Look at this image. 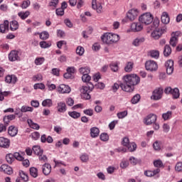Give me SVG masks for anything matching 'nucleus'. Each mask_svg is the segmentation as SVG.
<instances>
[{
  "mask_svg": "<svg viewBox=\"0 0 182 182\" xmlns=\"http://www.w3.org/2000/svg\"><path fill=\"white\" fill-rule=\"evenodd\" d=\"M109 67L111 68V70L112 72H117L119 70V65L117 63H112L109 65Z\"/></svg>",
  "mask_w": 182,
  "mask_h": 182,
  "instance_id": "50",
  "label": "nucleus"
},
{
  "mask_svg": "<svg viewBox=\"0 0 182 182\" xmlns=\"http://www.w3.org/2000/svg\"><path fill=\"white\" fill-rule=\"evenodd\" d=\"M0 171L5 173V174L11 175L13 173L12 168L6 164H3L0 167Z\"/></svg>",
  "mask_w": 182,
  "mask_h": 182,
  "instance_id": "18",
  "label": "nucleus"
},
{
  "mask_svg": "<svg viewBox=\"0 0 182 182\" xmlns=\"http://www.w3.org/2000/svg\"><path fill=\"white\" fill-rule=\"evenodd\" d=\"M164 56H170L171 55V47L168 45H166L164 49Z\"/></svg>",
  "mask_w": 182,
  "mask_h": 182,
  "instance_id": "36",
  "label": "nucleus"
},
{
  "mask_svg": "<svg viewBox=\"0 0 182 182\" xmlns=\"http://www.w3.org/2000/svg\"><path fill=\"white\" fill-rule=\"evenodd\" d=\"M30 137H31L33 140H38L39 137H41V134L38 132H34L31 134Z\"/></svg>",
  "mask_w": 182,
  "mask_h": 182,
  "instance_id": "49",
  "label": "nucleus"
},
{
  "mask_svg": "<svg viewBox=\"0 0 182 182\" xmlns=\"http://www.w3.org/2000/svg\"><path fill=\"white\" fill-rule=\"evenodd\" d=\"M19 28V23L16 21H12L10 22V29L11 31H16Z\"/></svg>",
  "mask_w": 182,
  "mask_h": 182,
  "instance_id": "33",
  "label": "nucleus"
},
{
  "mask_svg": "<svg viewBox=\"0 0 182 182\" xmlns=\"http://www.w3.org/2000/svg\"><path fill=\"white\" fill-rule=\"evenodd\" d=\"M31 15V12L29 11H26V12H19L18 16L21 18V19L25 20L28 16Z\"/></svg>",
  "mask_w": 182,
  "mask_h": 182,
  "instance_id": "38",
  "label": "nucleus"
},
{
  "mask_svg": "<svg viewBox=\"0 0 182 182\" xmlns=\"http://www.w3.org/2000/svg\"><path fill=\"white\" fill-rule=\"evenodd\" d=\"M153 148L154 150L159 151L161 149V142L159 141H156L153 144Z\"/></svg>",
  "mask_w": 182,
  "mask_h": 182,
  "instance_id": "51",
  "label": "nucleus"
},
{
  "mask_svg": "<svg viewBox=\"0 0 182 182\" xmlns=\"http://www.w3.org/2000/svg\"><path fill=\"white\" fill-rule=\"evenodd\" d=\"M163 95V90L161 88H157L153 92L151 99L154 100H160L161 99V95Z\"/></svg>",
  "mask_w": 182,
  "mask_h": 182,
  "instance_id": "12",
  "label": "nucleus"
},
{
  "mask_svg": "<svg viewBox=\"0 0 182 182\" xmlns=\"http://www.w3.org/2000/svg\"><path fill=\"white\" fill-rule=\"evenodd\" d=\"M59 93H70V87L65 84H61L58 88Z\"/></svg>",
  "mask_w": 182,
  "mask_h": 182,
  "instance_id": "16",
  "label": "nucleus"
},
{
  "mask_svg": "<svg viewBox=\"0 0 182 182\" xmlns=\"http://www.w3.org/2000/svg\"><path fill=\"white\" fill-rule=\"evenodd\" d=\"M34 89H36V90H37V89L43 90V89H45V85H43V83L35 84L34 85Z\"/></svg>",
  "mask_w": 182,
  "mask_h": 182,
  "instance_id": "64",
  "label": "nucleus"
},
{
  "mask_svg": "<svg viewBox=\"0 0 182 182\" xmlns=\"http://www.w3.org/2000/svg\"><path fill=\"white\" fill-rule=\"evenodd\" d=\"M139 15V11L137 9H132L127 13V18L129 21H133Z\"/></svg>",
  "mask_w": 182,
  "mask_h": 182,
  "instance_id": "9",
  "label": "nucleus"
},
{
  "mask_svg": "<svg viewBox=\"0 0 182 182\" xmlns=\"http://www.w3.org/2000/svg\"><path fill=\"white\" fill-rule=\"evenodd\" d=\"M124 82L120 84V87L124 92H133L134 86L140 83V77L136 74L127 75L123 77Z\"/></svg>",
  "mask_w": 182,
  "mask_h": 182,
  "instance_id": "1",
  "label": "nucleus"
},
{
  "mask_svg": "<svg viewBox=\"0 0 182 182\" xmlns=\"http://www.w3.org/2000/svg\"><path fill=\"white\" fill-rule=\"evenodd\" d=\"M127 116V111H124L121 112L117 113V117L118 119H124Z\"/></svg>",
  "mask_w": 182,
  "mask_h": 182,
  "instance_id": "60",
  "label": "nucleus"
},
{
  "mask_svg": "<svg viewBox=\"0 0 182 182\" xmlns=\"http://www.w3.org/2000/svg\"><path fill=\"white\" fill-rule=\"evenodd\" d=\"M19 176L23 181H29V176H28V173H26V172L23 171H19Z\"/></svg>",
  "mask_w": 182,
  "mask_h": 182,
  "instance_id": "29",
  "label": "nucleus"
},
{
  "mask_svg": "<svg viewBox=\"0 0 182 182\" xmlns=\"http://www.w3.org/2000/svg\"><path fill=\"white\" fill-rule=\"evenodd\" d=\"M20 110H21V113H26V112H33V107H29V106H26V105H23L21 107Z\"/></svg>",
  "mask_w": 182,
  "mask_h": 182,
  "instance_id": "37",
  "label": "nucleus"
},
{
  "mask_svg": "<svg viewBox=\"0 0 182 182\" xmlns=\"http://www.w3.org/2000/svg\"><path fill=\"white\" fill-rule=\"evenodd\" d=\"M42 171L44 176H49L52 171V166L49 164H45L42 166Z\"/></svg>",
  "mask_w": 182,
  "mask_h": 182,
  "instance_id": "19",
  "label": "nucleus"
},
{
  "mask_svg": "<svg viewBox=\"0 0 182 182\" xmlns=\"http://www.w3.org/2000/svg\"><path fill=\"white\" fill-rule=\"evenodd\" d=\"M49 38V33L48 31H43L40 33V39L43 41H46Z\"/></svg>",
  "mask_w": 182,
  "mask_h": 182,
  "instance_id": "47",
  "label": "nucleus"
},
{
  "mask_svg": "<svg viewBox=\"0 0 182 182\" xmlns=\"http://www.w3.org/2000/svg\"><path fill=\"white\" fill-rule=\"evenodd\" d=\"M139 102H140V95L136 94L131 100V103H132V105H136Z\"/></svg>",
  "mask_w": 182,
  "mask_h": 182,
  "instance_id": "46",
  "label": "nucleus"
},
{
  "mask_svg": "<svg viewBox=\"0 0 182 182\" xmlns=\"http://www.w3.org/2000/svg\"><path fill=\"white\" fill-rule=\"evenodd\" d=\"M18 160V161H23V156L19 154V152L14 153V159Z\"/></svg>",
  "mask_w": 182,
  "mask_h": 182,
  "instance_id": "58",
  "label": "nucleus"
},
{
  "mask_svg": "<svg viewBox=\"0 0 182 182\" xmlns=\"http://www.w3.org/2000/svg\"><path fill=\"white\" fill-rule=\"evenodd\" d=\"M80 159L82 163H87V161H89V155L84 154L80 156Z\"/></svg>",
  "mask_w": 182,
  "mask_h": 182,
  "instance_id": "57",
  "label": "nucleus"
},
{
  "mask_svg": "<svg viewBox=\"0 0 182 182\" xmlns=\"http://www.w3.org/2000/svg\"><path fill=\"white\" fill-rule=\"evenodd\" d=\"M145 69L149 72H156L159 69V65L156 61L149 60L145 63Z\"/></svg>",
  "mask_w": 182,
  "mask_h": 182,
  "instance_id": "5",
  "label": "nucleus"
},
{
  "mask_svg": "<svg viewBox=\"0 0 182 182\" xmlns=\"http://www.w3.org/2000/svg\"><path fill=\"white\" fill-rule=\"evenodd\" d=\"M160 173V168H156L154 171L148 170L145 171L144 174L146 177H154V176H157Z\"/></svg>",
  "mask_w": 182,
  "mask_h": 182,
  "instance_id": "20",
  "label": "nucleus"
},
{
  "mask_svg": "<svg viewBox=\"0 0 182 182\" xmlns=\"http://www.w3.org/2000/svg\"><path fill=\"white\" fill-rule=\"evenodd\" d=\"M80 73L81 75H89L90 73V68L89 67H82L79 69Z\"/></svg>",
  "mask_w": 182,
  "mask_h": 182,
  "instance_id": "35",
  "label": "nucleus"
},
{
  "mask_svg": "<svg viewBox=\"0 0 182 182\" xmlns=\"http://www.w3.org/2000/svg\"><path fill=\"white\" fill-rule=\"evenodd\" d=\"M176 171L182 172V162H178L175 166Z\"/></svg>",
  "mask_w": 182,
  "mask_h": 182,
  "instance_id": "63",
  "label": "nucleus"
},
{
  "mask_svg": "<svg viewBox=\"0 0 182 182\" xmlns=\"http://www.w3.org/2000/svg\"><path fill=\"white\" fill-rule=\"evenodd\" d=\"M165 66L167 75H172L173 72H174V61L172 60H167L165 63Z\"/></svg>",
  "mask_w": 182,
  "mask_h": 182,
  "instance_id": "8",
  "label": "nucleus"
},
{
  "mask_svg": "<svg viewBox=\"0 0 182 182\" xmlns=\"http://www.w3.org/2000/svg\"><path fill=\"white\" fill-rule=\"evenodd\" d=\"M99 134H100V130L99 129V128L96 127L90 128V136L92 139H96V137H99Z\"/></svg>",
  "mask_w": 182,
  "mask_h": 182,
  "instance_id": "21",
  "label": "nucleus"
},
{
  "mask_svg": "<svg viewBox=\"0 0 182 182\" xmlns=\"http://www.w3.org/2000/svg\"><path fill=\"white\" fill-rule=\"evenodd\" d=\"M68 115L73 119H79L80 117V113L76 111L68 112Z\"/></svg>",
  "mask_w": 182,
  "mask_h": 182,
  "instance_id": "40",
  "label": "nucleus"
},
{
  "mask_svg": "<svg viewBox=\"0 0 182 182\" xmlns=\"http://www.w3.org/2000/svg\"><path fill=\"white\" fill-rule=\"evenodd\" d=\"M76 53H77V55L82 56V55H83V53H85V48L82 46H78L76 49Z\"/></svg>",
  "mask_w": 182,
  "mask_h": 182,
  "instance_id": "55",
  "label": "nucleus"
},
{
  "mask_svg": "<svg viewBox=\"0 0 182 182\" xmlns=\"http://www.w3.org/2000/svg\"><path fill=\"white\" fill-rule=\"evenodd\" d=\"M9 95H11V92L9 91H4L2 92V90L0 89V101L2 102L4 97H6Z\"/></svg>",
  "mask_w": 182,
  "mask_h": 182,
  "instance_id": "43",
  "label": "nucleus"
},
{
  "mask_svg": "<svg viewBox=\"0 0 182 182\" xmlns=\"http://www.w3.org/2000/svg\"><path fill=\"white\" fill-rule=\"evenodd\" d=\"M6 161H7V163H9V164H12V163H14V161H15V155L14 154H8L6 156Z\"/></svg>",
  "mask_w": 182,
  "mask_h": 182,
  "instance_id": "30",
  "label": "nucleus"
},
{
  "mask_svg": "<svg viewBox=\"0 0 182 182\" xmlns=\"http://www.w3.org/2000/svg\"><path fill=\"white\" fill-rule=\"evenodd\" d=\"M157 120V116L156 114H150L144 119V123L147 126L150 124H153V123H156Z\"/></svg>",
  "mask_w": 182,
  "mask_h": 182,
  "instance_id": "10",
  "label": "nucleus"
},
{
  "mask_svg": "<svg viewBox=\"0 0 182 182\" xmlns=\"http://www.w3.org/2000/svg\"><path fill=\"white\" fill-rule=\"evenodd\" d=\"M41 143H53V138L52 136H46V134H43L41 137Z\"/></svg>",
  "mask_w": 182,
  "mask_h": 182,
  "instance_id": "27",
  "label": "nucleus"
},
{
  "mask_svg": "<svg viewBox=\"0 0 182 182\" xmlns=\"http://www.w3.org/2000/svg\"><path fill=\"white\" fill-rule=\"evenodd\" d=\"M55 14L57 16H63L65 15V10L61 8H58L55 10Z\"/></svg>",
  "mask_w": 182,
  "mask_h": 182,
  "instance_id": "54",
  "label": "nucleus"
},
{
  "mask_svg": "<svg viewBox=\"0 0 182 182\" xmlns=\"http://www.w3.org/2000/svg\"><path fill=\"white\" fill-rule=\"evenodd\" d=\"M164 92L166 95H172L173 99H178L180 97V90L178 88L172 89L171 87L165 88Z\"/></svg>",
  "mask_w": 182,
  "mask_h": 182,
  "instance_id": "6",
  "label": "nucleus"
},
{
  "mask_svg": "<svg viewBox=\"0 0 182 182\" xmlns=\"http://www.w3.org/2000/svg\"><path fill=\"white\" fill-rule=\"evenodd\" d=\"M28 124L30 126L31 129H33L34 130H39L41 127L37 123L33 122L32 119H28Z\"/></svg>",
  "mask_w": 182,
  "mask_h": 182,
  "instance_id": "28",
  "label": "nucleus"
},
{
  "mask_svg": "<svg viewBox=\"0 0 182 182\" xmlns=\"http://www.w3.org/2000/svg\"><path fill=\"white\" fill-rule=\"evenodd\" d=\"M93 85H91V86L90 85H85V86H82L80 89V92H81V97L82 99H85V100H89L91 97L90 96V92H92V90H93Z\"/></svg>",
  "mask_w": 182,
  "mask_h": 182,
  "instance_id": "3",
  "label": "nucleus"
},
{
  "mask_svg": "<svg viewBox=\"0 0 182 182\" xmlns=\"http://www.w3.org/2000/svg\"><path fill=\"white\" fill-rule=\"evenodd\" d=\"M161 21L162 23H164L165 25L170 23V16H168V14H167V12L164 11L162 13Z\"/></svg>",
  "mask_w": 182,
  "mask_h": 182,
  "instance_id": "24",
  "label": "nucleus"
},
{
  "mask_svg": "<svg viewBox=\"0 0 182 182\" xmlns=\"http://www.w3.org/2000/svg\"><path fill=\"white\" fill-rule=\"evenodd\" d=\"M90 79H92V77H90V75H89V74L83 75L82 77V82H90Z\"/></svg>",
  "mask_w": 182,
  "mask_h": 182,
  "instance_id": "61",
  "label": "nucleus"
},
{
  "mask_svg": "<svg viewBox=\"0 0 182 182\" xmlns=\"http://www.w3.org/2000/svg\"><path fill=\"white\" fill-rule=\"evenodd\" d=\"M6 31H9V21L6 20L4 23L0 24V33H5Z\"/></svg>",
  "mask_w": 182,
  "mask_h": 182,
  "instance_id": "23",
  "label": "nucleus"
},
{
  "mask_svg": "<svg viewBox=\"0 0 182 182\" xmlns=\"http://www.w3.org/2000/svg\"><path fill=\"white\" fill-rule=\"evenodd\" d=\"M9 59L11 62H15V60H19V52L17 50H12L9 54Z\"/></svg>",
  "mask_w": 182,
  "mask_h": 182,
  "instance_id": "15",
  "label": "nucleus"
},
{
  "mask_svg": "<svg viewBox=\"0 0 182 182\" xmlns=\"http://www.w3.org/2000/svg\"><path fill=\"white\" fill-rule=\"evenodd\" d=\"M53 105V103L50 99L44 100L42 102V106H43V107H51Z\"/></svg>",
  "mask_w": 182,
  "mask_h": 182,
  "instance_id": "39",
  "label": "nucleus"
},
{
  "mask_svg": "<svg viewBox=\"0 0 182 182\" xmlns=\"http://www.w3.org/2000/svg\"><path fill=\"white\" fill-rule=\"evenodd\" d=\"M6 83H11L12 85H15L16 82H18V77L15 75H9L5 77Z\"/></svg>",
  "mask_w": 182,
  "mask_h": 182,
  "instance_id": "17",
  "label": "nucleus"
},
{
  "mask_svg": "<svg viewBox=\"0 0 182 182\" xmlns=\"http://www.w3.org/2000/svg\"><path fill=\"white\" fill-rule=\"evenodd\" d=\"M52 44L46 42V41H41L40 42V46L41 48H42L43 49H46L48 48H50Z\"/></svg>",
  "mask_w": 182,
  "mask_h": 182,
  "instance_id": "48",
  "label": "nucleus"
},
{
  "mask_svg": "<svg viewBox=\"0 0 182 182\" xmlns=\"http://www.w3.org/2000/svg\"><path fill=\"white\" fill-rule=\"evenodd\" d=\"M134 66V63L133 62H128L124 67L125 72L130 73L133 70V67Z\"/></svg>",
  "mask_w": 182,
  "mask_h": 182,
  "instance_id": "34",
  "label": "nucleus"
},
{
  "mask_svg": "<svg viewBox=\"0 0 182 182\" xmlns=\"http://www.w3.org/2000/svg\"><path fill=\"white\" fill-rule=\"evenodd\" d=\"M92 9H96L97 14H102L103 6H102V4L97 3V0H92Z\"/></svg>",
  "mask_w": 182,
  "mask_h": 182,
  "instance_id": "14",
  "label": "nucleus"
},
{
  "mask_svg": "<svg viewBox=\"0 0 182 182\" xmlns=\"http://www.w3.org/2000/svg\"><path fill=\"white\" fill-rule=\"evenodd\" d=\"M11 146V141L5 137H0V147L2 149H9Z\"/></svg>",
  "mask_w": 182,
  "mask_h": 182,
  "instance_id": "11",
  "label": "nucleus"
},
{
  "mask_svg": "<svg viewBox=\"0 0 182 182\" xmlns=\"http://www.w3.org/2000/svg\"><path fill=\"white\" fill-rule=\"evenodd\" d=\"M120 167L121 168H127V167H129V161L123 159L120 163Z\"/></svg>",
  "mask_w": 182,
  "mask_h": 182,
  "instance_id": "59",
  "label": "nucleus"
},
{
  "mask_svg": "<svg viewBox=\"0 0 182 182\" xmlns=\"http://www.w3.org/2000/svg\"><path fill=\"white\" fill-rule=\"evenodd\" d=\"M153 19L154 18L151 14L145 13L139 17V21L141 23H144V25H150L153 22Z\"/></svg>",
  "mask_w": 182,
  "mask_h": 182,
  "instance_id": "4",
  "label": "nucleus"
},
{
  "mask_svg": "<svg viewBox=\"0 0 182 182\" xmlns=\"http://www.w3.org/2000/svg\"><path fill=\"white\" fill-rule=\"evenodd\" d=\"M8 134L11 137H15L16 134H18V128L14 126H11L9 127Z\"/></svg>",
  "mask_w": 182,
  "mask_h": 182,
  "instance_id": "26",
  "label": "nucleus"
},
{
  "mask_svg": "<svg viewBox=\"0 0 182 182\" xmlns=\"http://www.w3.org/2000/svg\"><path fill=\"white\" fill-rule=\"evenodd\" d=\"M129 151H136V149H137V144L134 142H131L127 146Z\"/></svg>",
  "mask_w": 182,
  "mask_h": 182,
  "instance_id": "42",
  "label": "nucleus"
},
{
  "mask_svg": "<svg viewBox=\"0 0 182 182\" xmlns=\"http://www.w3.org/2000/svg\"><path fill=\"white\" fill-rule=\"evenodd\" d=\"M171 111H168L166 113L162 114V118L164 120H168V119H171Z\"/></svg>",
  "mask_w": 182,
  "mask_h": 182,
  "instance_id": "52",
  "label": "nucleus"
},
{
  "mask_svg": "<svg viewBox=\"0 0 182 182\" xmlns=\"http://www.w3.org/2000/svg\"><path fill=\"white\" fill-rule=\"evenodd\" d=\"M45 62V58H37L35 60V63L37 65H42Z\"/></svg>",
  "mask_w": 182,
  "mask_h": 182,
  "instance_id": "62",
  "label": "nucleus"
},
{
  "mask_svg": "<svg viewBox=\"0 0 182 182\" xmlns=\"http://www.w3.org/2000/svg\"><path fill=\"white\" fill-rule=\"evenodd\" d=\"M30 174L32 177L36 178L38 177V169L35 167H31L30 168Z\"/></svg>",
  "mask_w": 182,
  "mask_h": 182,
  "instance_id": "45",
  "label": "nucleus"
},
{
  "mask_svg": "<svg viewBox=\"0 0 182 182\" xmlns=\"http://www.w3.org/2000/svg\"><path fill=\"white\" fill-rule=\"evenodd\" d=\"M100 139L102 141H107L109 140V135L106 133H102L100 134Z\"/></svg>",
  "mask_w": 182,
  "mask_h": 182,
  "instance_id": "56",
  "label": "nucleus"
},
{
  "mask_svg": "<svg viewBox=\"0 0 182 182\" xmlns=\"http://www.w3.org/2000/svg\"><path fill=\"white\" fill-rule=\"evenodd\" d=\"M177 33H176L174 34V36H173L169 41V43L171 46H173V48H176V46H177V43L178 42V36L177 35Z\"/></svg>",
  "mask_w": 182,
  "mask_h": 182,
  "instance_id": "25",
  "label": "nucleus"
},
{
  "mask_svg": "<svg viewBox=\"0 0 182 182\" xmlns=\"http://www.w3.org/2000/svg\"><path fill=\"white\" fill-rule=\"evenodd\" d=\"M164 32H166L165 29L156 28L151 33V38H153V39L157 41L160 39V38H161V36L163 35V33H164Z\"/></svg>",
  "mask_w": 182,
  "mask_h": 182,
  "instance_id": "7",
  "label": "nucleus"
},
{
  "mask_svg": "<svg viewBox=\"0 0 182 182\" xmlns=\"http://www.w3.org/2000/svg\"><path fill=\"white\" fill-rule=\"evenodd\" d=\"M144 42V38H136L133 41V45L134 46H139V45H141Z\"/></svg>",
  "mask_w": 182,
  "mask_h": 182,
  "instance_id": "44",
  "label": "nucleus"
},
{
  "mask_svg": "<svg viewBox=\"0 0 182 182\" xmlns=\"http://www.w3.org/2000/svg\"><path fill=\"white\" fill-rule=\"evenodd\" d=\"M149 55L151 56V58L159 59V56H160V52L157 50H152L149 51Z\"/></svg>",
  "mask_w": 182,
  "mask_h": 182,
  "instance_id": "31",
  "label": "nucleus"
},
{
  "mask_svg": "<svg viewBox=\"0 0 182 182\" xmlns=\"http://www.w3.org/2000/svg\"><path fill=\"white\" fill-rule=\"evenodd\" d=\"M30 6H31V1L29 0L23 1L21 5V8H22V9H26V8H28Z\"/></svg>",
  "mask_w": 182,
  "mask_h": 182,
  "instance_id": "53",
  "label": "nucleus"
},
{
  "mask_svg": "<svg viewBox=\"0 0 182 182\" xmlns=\"http://www.w3.org/2000/svg\"><path fill=\"white\" fill-rule=\"evenodd\" d=\"M56 109L58 113H65V112L68 110V107L66 106V103H65V102H58Z\"/></svg>",
  "mask_w": 182,
  "mask_h": 182,
  "instance_id": "13",
  "label": "nucleus"
},
{
  "mask_svg": "<svg viewBox=\"0 0 182 182\" xmlns=\"http://www.w3.org/2000/svg\"><path fill=\"white\" fill-rule=\"evenodd\" d=\"M33 151L34 154H36L37 156L43 154V150H42L41 149V146H33Z\"/></svg>",
  "mask_w": 182,
  "mask_h": 182,
  "instance_id": "32",
  "label": "nucleus"
},
{
  "mask_svg": "<svg viewBox=\"0 0 182 182\" xmlns=\"http://www.w3.org/2000/svg\"><path fill=\"white\" fill-rule=\"evenodd\" d=\"M143 29V26L140 23H133L131 25V30L132 32H140Z\"/></svg>",
  "mask_w": 182,
  "mask_h": 182,
  "instance_id": "22",
  "label": "nucleus"
},
{
  "mask_svg": "<svg viewBox=\"0 0 182 182\" xmlns=\"http://www.w3.org/2000/svg\"><path fill=\"white\" fill-rule=\"evenodd\" d=\"M154 167H156V168H161V167H164L163 161H161L160 159L154 161Z\"/></svg>",
  "mask_w": 182,
  "mask_h": 182,
  "instance_id": "41",
  "label": "nucleus"
},
{
  "mask_svg": "<svg viewBox=\"0 0 182 182\" xmlns=\"http://www.w3.org/2000/svg\"><path fill=\"white\" fill-rule=\"evenodd\" d=\"M101 41L106 45H113L120 41V36L113 33H105L101 36Z\"/></svg>",
  "mask_w": 182,
  "mask_h": 182,
  "instance_id": "2",
  "label": "nucleus"
}]
</instances>
